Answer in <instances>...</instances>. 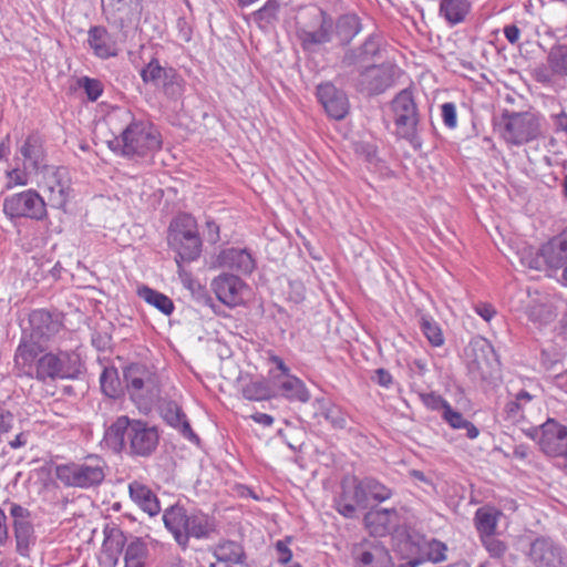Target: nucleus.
<instances>
[{
	"label": "nucleus",
	"instance_id": "1",
	"mask_svg": "<svg viewBox=\"0 0 567 567\" xmlns=\"http://www.w3.org/2000/svg\"><path fill=\"white\" fill-rule=\"evenodd\" d=\"M159 441L156 426L126 415L118 416L105 429L103 444L114 453L126 452L132 456H151Z\"/></svg>",
	"mask_w": 567,
	"mask_h": 567
},
{
	"label": "nucleus",
	"instance_id": "2",
	"mask_svg": "<svg viewBox=\"0 0 567 567\" xmlns=\"http://www.w3.org/2000/svg\"><path fill=\"white\" fill-rule=\"evenodd\" d=\"M120 116L127 123L120 135L109 142L113 152L128 158H145L162 148V135L152 122L135 118L130 111H122Z\"/></svg>",
	"mask_w": 567,
	"mask_h": 567
},
{
	"label": "nucleus",
	"instance_id": "3",
	"mask_svg": "<svg viewBox=\"0 0 567 567\" xmlns=\"http://www.w3.org/2000/svg\"><path fill=\"white\" fill-rule=\"evenodd\" d=\"M163 522L183 548L187 547L190 537L207 538L216 527L213 517L197 509L188 512L178 503L164 511Z\"/></svg>",
	"mask_w": 567,
	"mask_h": 567
},
{
	"label": "nucleus",
	"instance_id": "4",
	"mask_svg": "<svg viewBox=\"0 0 567 567\" xmlns=\"http://www.w3.org/2000/svg\"><path fill=\"white\" fill-rule=\"evenodd\" d=\"M388 488L373 478L358 481L353 478L342 484V493L336 501V509L346 518H353L355 507H374L372 502L380 503L389 497Z\"/></svg>",
	"mask_w": 567,
	"mask_h": 567
},
{
	"label": "nucleus",
	"instance_id": "5",
	"mask_svg": "<svg viewBox=\"0 0 567 567\" xmlns=\"http://www.w3.org/2000/svg\"><path fill=\"white\" fill-rule=\"evenodd\" d=\"M106 462L97 455H87L81 462L59 464L55 477L65 486L90 489L100 486L106 476Z\"/></svg>",
	"mask_w": 567,
	"mask_h": 567
},
{
	"label": "nucleus",
	"instance_id": "6",
	"mask_svg": "<svg viewBox=\"0 0 567 567\" xmlns=\"http://www.w3.org/2000/svg\"><path fill=\"white\" fill-rule=\"evenodd\" d=\"M167 243L179 260L194 261L202 252V238L196 219L189 214H179L172 220L167 231Z\"/></svg>",
	"mask_w": 567,
	"mask_h": 567
},
{
	"label": "nucleus",
	"instance_id": "7",
	"mask_svg": "<svg viewBox=\"0 0 567 567\" xmlns=\"http://www.w3.org/2000/svg\"><path fill=\"white\" fill-rule=\"evenodd\" d=\"M402 516L392 508V514L398 518L395 527L392 529V550H394L402 563L392 567H416L421 564L417 557L420 550L419 535L412 530L411 525L414 523V515L408 507H401Z\"/></svg>",
	"mask_w": 567,
	"mask_h": 567
},
{
	"label": "nucleus",
	"instance_id": "8",
	"mask_svg": "<svg viewBox=\"0 0 567 567\" xmlns=\"http://www.w3.org/2000/svg\"><path fill=\"white\" fill-rule=\"evenodd\" d=\"M124 381L131 400L138 409H148L159 395V381L155 372L141 363L124 369Z\"/></svg>",
	"mask_w": 567,
	"mask_h": 567
},
{
	"label": "nucleus",
	"instance_id": "9",
	"mask_svg": "<svg viewBox=\"0 0 567 567\" xmlns=\"http://www.w3.org/2000/svg\"><path fill=\"white\" fill-rule=\"evenodd\" d=\"M81 371V359L75 351L59 350L38 358L34 378L41 382H45L48 379H75Z\"/></svg>",
	"mask_w": 567,
	"mask_h": 567
},
{
	"label": "nucleus",
	"instance_id": "10",
	"mask_svg": "<svg viewBox=\"0 0 567 567\" xmlns=\"http://www.w3.org/2000/svg\"><path fill=\"white\" fill-rule=\"evenodd\" d=\"M3 213L10 219L29 218L42 220L47 217V203L34 189H27L3 199Z\"/></svg>",
	"mask_w": 567,
	"mask_h": 567
},
{
	"label": "nucleus",
	"instance_id": "11",
	"mask_svg": "<svg viewBox=\"0 0 567 567\" xmlns=\"http://www.w3.org/2000/svg\"><path fill=\"white\" fill-rule=\"evenodd\" d=\"M540 135L539 117L529 112L512 113L504 118L503 138L512 145H523Z\"/></svg>",
	"mask_w": 567,
	"mask_h": 567
},
{
	"label": "nucleus",
	"instance_id": "12",
	"mask_svg": "<svg viewBox=\"0 0 567 567\" xmlns=\"http://www.w3.org/2000/svg\"><path fill=\"white\" fill-rule=\"evenodd\" d=\"M39 174L42 175L40 185L48 193V204L63 209L71 195V178L68 168L63 166H47Z\"/></svg>",
	"mask_w": 567,
	"mask_h": 567
},
{
	"label": "nucleus",
	"instance_id": "13",
	"mask_svg": "<svg viewBox=\"0 0 567 567\" xmlns=\"http://www.w3.org/2000/svg\"><path fill=\"white\" fill-rule=\"evenodd\" d=\"M6 504L10 505L9 514L12 517L16 550L20 556L29 557L37 540L31 512L16 503L6 502Z\"/></svg>",
	"mask_w": 567,
	"mask_h": 567
},
{
	"label": "nucleus",
	"instance_id": "14",
	"mask_svg": "<svg viewBox=\"0 0 567 567\" xmlns=\"http://www.w3.org/2000/svg\"><path fill=\"white\" fill-rule=\"evenodd\" d=\"M527 557L533 567H567L564 548L549 537L535 538L529 545Z\"/></svg>",
	"mask_w": 567,
	"mask_h": 567
},
{
	"label": "nucleus",
	"instance_id": "15",
	"mask_svg": "<svg viewBox=\"0 0 567 567\" xmlns=\"http://www.w3.org/2000/svg\"><path fill=\"white\" fill-rule=\"evenodd\" d=\"M140 75L144 83L162 86L165 94L176 96L182 92V79L172 66H163L156 58L141 70Z\"/></svg>",
	"mask_w": 567,
	"mask_h": 567
},
{
	"label": "nucleus",
	"instance_id": "16",
	"mask_svg": "<svg viewBox=\"0 0 567 567\" xmlns=\"http://www.w3.org/2000/svg\"><path fill=\"white\" fill-rule=\"evenodd\" d=\"M16 159L22 161V166L35 174L49 166L43 137L38 133L29 134L20 142Z\"/></svg>",
	"mask_w": 567,
	"mask_h": 567
},
{
	"label": "nucleus",
	"instance_id": "17",
	"mask_svg": "<svg viewBox=\"0 0 567 567\" xmlns=\"http://www.w3.org/2000/svg\"><path fill=\"white\" fill-rule=\"evenodd\" d=\"M538 444L540 450L548 456L567 457V427L549 420L542 425Z\"/></svg>",
	"mask_w": 567,
	"mask_h": 567
},
{
	"label": "nucleus",
	"instance_id": "18",
	"mask_svg": "<svg viewBox=\"0 0 567 567\" xmlns=\"http://www.w3.org/2000/svg\"><path fill=\"white\" fill-rule=\"evenodd\" d=\"M543 265L553 269L566 267L567 265V237L564 235L554 237L542 246L539 255L530 261L529 267L542 269Z\"/></svg>",
	"mask_w": 567,
	"mask_h": 567
},
{
	"label": "nucleus",
	"instance_id": "19",
	"mask_svg": "<svg viewBox=\"0 0 567 567\" xmlns=\"http://www.w3.org/2000/svg\"><path fill=\"white\" fill-rule=\"evenodd\" d=\"M317 96L327 114L334 120H342L349 112V101L346 93L332 83H322L317 87Z\"/></svg>",
	"mask_w": 567,
	"mask_h": 567
},
{
	"label": "nucleus",
	"instance_id": "20",
	"mask_svg": "<svg viewBox=\"0 0 567 567\" xmlns=\"http://www.w3.org/2000/svg\"><path fill=\"white\" fill-rule=\"evenodd\" d=\"M212 287L218 300L228 307L244 302L243 292L246 286L238 276L220 275L213 280Z\"/></svg>",
	"mask_w": 567,
	"mask_h": 567
},
{
	"label": "nucleus",
	"instance_id": "21",
	"mask_svg": "<svg viewBox=\"0 0 567 567\" xmlns=\"http://www.w3.org/2000/svg\"><path fill=\"white\" fill-rule=\"evenodd\" d=\"M390 80V69L384 64H371L365 66L358 79V86L369 95L380 94L385 91Z\"/></svg>",
	"mask_w": 567,
	"mask_h": 567
},
{
	"label": "nucleus",
	"instance_id": "22",
	"mask_svg": "<svg viewBox=\"0 0 567 567\" xmlns=\"http://www.w3.org/2000/svg\"><path fill=\"white\" fill-rule=\"evenodd\" d=\"M101 2L107 18L121 25L132 22L141 11L138 0H101Z\"/></svg>",
	"mask_w": 567,
	"mask_h": 567
},
{
	"label": "nucleus",
	"instance_id": "23",
	"mask_svg": "<svg viewBox=\"0 0 567 567\" xmlns=\"http://www.w3.org/2000/svg\"><path fill=\"white\" fill-rule=\"evenodd\" d=\"M313 20L319 24L318 30H306L299 31V38L305 48L316 44L327 43L331 40L333 20L324 11L317 10L313 14Z\"/></svg>",
	"mask_w": 567,
	"mask_h": 567
},
{
	"label": "nucleus",
	"instance_id": "24",
	"mask_svg": "<svg viewBox=\"0 0 567 567\" xmlns=\"http://www.w3.org/2000/svg\"><path fill=\"white\" fill-rule=\"evenodd\" d=\"M217 262L220 267L236 270L240 274H250L255 269V260L247 249L227 248L219 252Z\"/></svg>",
	"mask_w": 567,
	"mask_h": 567
},
{
	"label": "nucleus",
	"instance_id": "25",
	"mask_svg": "<svg viewBox=\"0 0 567 567\" xmlns=\"http://www.w3.org/2000/svg\"><path fill=\"white\" fill-rule=\"evenodd\" d=\"M127 538L120 528L105 530V538L102 546V559L109 567H115L124 550Z\"/></svg>",
	"mask_w": 567,
	"mask_h": 567
},
{
	"label": "nucleus",
	"instance_id": "26",
	"mask_svg": "<svg viewBox=\"0 0 567 567\" xmlns=\"http://www.w3.org/2000/svg\"><path fill=\"white\" fill-rule=\"evenodd\" d=\"M132 501L150 516H156L161 512V504L156 494L141 482L133 481L128 485Z\"/></svg>",
	"mask_w": 567,
	"mask_h": 567
},
{
	"label": "nucleus",
	"instance_id": "27",
	"mask_svg": "<svg viewBox=\"0 0 567 567\" xmlns=\"http://www.w3.org/2000/svg\"><path fill=\"white\" fill-rule=\"evenodd\" d=\"M395 136L406 141L414 150L422 146L419 133L420 115H393Z\"/></svg>",
	"mask_w": 567,
	"mask_h": 567
},
{
	"label": "nucleus",
	"instance_id": "28",
	"mask_svg": "<svg viewBox=\"0 0 567 567\" xmlns=\"http://www.w3.org/2000/svg\"><path fill=\"white\" fill-rule=\"evenodd\" d=\"M40 349L35 342L22 340L18 346L14 354V363L19 371L30 378H34L35 365Z\"/></svg>",
	"mask_w": 567,
	"mask_h": 567
},
{
	"label": "nucleus",
	"instance_id": "29",
	"mask_svg": "<svg viewBox=\"0 0 567 567\" xmlns=\"http://www.w3.org/2000/svg\"><path fill=\"white\" fill-rule=\"evenodd\" d=\"M87 42L99 58L107 59L116 55L115 43L103 27L91 28Z\"/></svg>",
	"mask_w": 567,
	"mask_h": 567
},
{
	"label": "nucleus",
	"instance_id": "30",
	"mask_svg": "<svg viewBox=\"0 0 567 567\" xmlns=\"http://www.w3.org/2000/svg\"><path fill=\"white\" fill-rule=\"evenodd\" d=\"M275 383L278 385L281 394L290 401L306 403L310 400V393L306 384L295 375H288L284 379L275 377Z\"/></svg>",
	"mask_w": 567,
	"mask_h": 567
},
{
	"label": "nucleus",
	"instance_id": "31",
	"mask_svg": "<svg viewBox=\"0 0 567 567\" xmlns=\"http://www.w3.org/2000/svg\"><path fill=\"white\" fill-rule=\"evenodd\" d=\"M471 11L470 0H441L440 16L450 25L462 23Z\"/></svg>",
	"mask_w": 567,
	"mask_h": 567
},
{
	"label": "nucleus",
	"instance_id": "32",
	"mask_svg": "<svg viewBox=\"0 0 567 567\" xmlns=\"http://www.w3.org/2000/svg\"><path fill=\"white\" fill-rule=\"evenodd\" d=\"M163 413L166 422L169 425L178 429L184 437L188 439L192 442L199 441V437L192 430L190 424L187 421V417L185 413L182 411L181 406H178L174 402H169L165 406Z\"/></svg>",
	"mask_w": 567,
	"mask_h": 567
},
{
	"label": "nucleus",
	"instance_id": "33",
	"mask_svg": "<svg viewBox=\"0 0 567 567\" xmlns=\"http://www.w3.org/2000/svg\"><path fill=\"white\" fill-rule=\"evenodd\" d=\"M365 527L375 537L386 536L390 532V511L388 508L371 507L364 516Z\"/></svg>",
	"mask_w": 567,
	"mask_h": 567
},
{
	"label": "nucleus",
	"instance_id": "34",
	"mask_svg": "<svg viewBox=\"0 0 567 567\" xmlns=\"http://www.w3.org/2000/svg\"><path fill=\"white\" fill-rule=\"evenodd\" d=\"M30 324L32 334L42 339H49L58 331V323L52 319L51 315L43 310H34L30 315Z\"/></svg>",
	"mask_w": 567,
	"mask_h": 567
},
{
	"label": "nucleus",
	"instance_id": "35",
	"mask_svg": "<svg viewBox=\"0 0 567 567\" xmlns=\"http://www.w3.org/2000/svg\"><path fill=\"white\" fill-rule=\"evenodd\" d=\"M383 41L380 35H371L363 45L358 50L357 53L347 54L346 59L350 63H358L364 65L370 60H374L382 50Z\"/></svg>",
	"mask_w": 567,
	"mask_h": 567
},
{
	"label": "nucleus",
	"instance_id": "36",
	"mask_svg": "<svg viewBox=\"0 0 567 567\" xmlns=\"http://www.w3.org/2000/svg\"><path fill=\"white\" fill-rule=\"evenodd\" d=\"M501 513L494 508L481 507L475 513V526L480 538L495 534Z\"/></svg>",
	"mask_w": 567,
	"mask_h": 567
},
{
	"label": "nucleus",
	"instance_id": "37",
	"mask_svg": "<svg viewBox=\"0 0 567 567\" xmlns=\"http://www.w3.org/2000/svg\"><path fill=\"white\" fill-rule=\"evenodd\" d=\"M442 419L455 430H466V436L471 440L476 439L480 434L478 429L458 411L452 409L451 404L442 413Z\"/></svg>",
	"mask_w": 567,
	"mask_h": 567
},
{
	"label": "nucleus",
	"instance_id": "38",
	"mask_svg": "<svg viewBox=\"0 0 567 567\" xmlns=\"http://www.w3.org/2000/svg\"><path fill=\"white\" fill-rule=\"evenodd\" d=\"M146 554V544L138 537H132L124 551V567H144Z\"/></svg>",
	"mask_w": 567,
	"mask_h": 567
},
{
	"label": "nucleus",
	"instance_id": "39",
	"mask_svg": "<svg viewBox=\"0 0 567 567\" xmlns=\"http://www.w3.org/2000/svg\"><path fill=\"white\" fill-rule=\"evenodd\" d=\"M138 296L147 303L154 306L164 315H171L174 311V303L166 295L154 290L147 286L138 288Z\"/></svg>",
	"mask_w": 567,
	"mask_h": 567
},
{
	"label": "nucleus",
	"instance_id": "40",
	"mask_svg": "<svg viewBox=\"0 0 567 567\" xmlns=\"http://www.w3.org/2000/svg\"><path fill=\"white\" fill-rule=\"evenodd\" d=\"M420 115L416 103L409 89H403L392 100V115Z\"/></svg>",
	"mask_w": 567,
	"mask_h": 567
},
{
	"label": "nucleus",
	"instance_id": "41",
	"mask_svg": "<svg viewBox=\"0 0 567 567\" xmlns=\"http://www.w3.org/2000/svg\"><path fill=\"white\" fill-rule=\"evenodd\" d=\"M341 41H351L360 31V21L355 14L341 16L336 24Z\"/></svg>",
	"mask_w": 567,
	"mask_h": 567
},
{
	"label": "nucleus",
	"instance_id": "42",
	"mask_svg": "<svg viewBox=\"0 0 567 567\" xmlns=\"http://www.w3.org/2000/svg\"><path fill=\"white\" fill-rule=\"evenodd\" d=\"M101 389L109 398H117L121 392V381L115 368H104L100 377Z\"/></svg>",
	"mask_w": 567,
	"mask_h": 567
},
{
	"label": "nucleus",
	"instance_id": "43",
	"mask_svg": "<svg viewBox=\"0 0 567 567\" xmlns=\"http://www.w3.org/2000/svg\"><path fill=\"white\" fill-rule=\"evenodd\" d=\"M547 62L553 73L567 76V45L553 47L548 53Z\"/></svg>",
	"mask_w": 567,
	"mask_h": 567
},
{
	"label": "nucleus",
	"instance_id": "44",
	"mask_svg": "<svg viewBox=\"0 0 567 567\" xmlns=\"http://www.w3.org/2000/svg\"><path fill=\"white\" fill-rule=\"evenodd\" d=\"M420 326L423 334L433 347H441L444 343V336L440 324L429 316H422Z\"/></svg>",
	"mask_w": 567,
	"mask_h": 567
},
{
	"label": "nucleus",
	"instance_id": "45",
	"mask_svg": "<svg viewBox=\"0 0 567 567\" xmlns=\"http://www.w3.org/2000/svg\"><path fill=\"white\" fill-rule=\"evenodd\" d=\"M216 563H233L243 559L241 547L235 542H226L219 545L215 550Z\"/></svg>",
	"mask_w": 567,
	"mask_h": 567
},
{
	"label": "nucleus",
	"instance_id": "46",
	"mask_svg": "<svg viewBox=\"0 0 567 567\" xmlns=\"http://www.w3.org/2000/svg\"><path fill=\"white\" fill-rule=\"evenodd\" d=\"M243 395L250 401H262L270 398V389L264 381H250L243 388Z\"/></svg>",
	"mask_w": 567,
	"mask_h": 567
},
{
	"label": "nucleus",
	"instance_id": "47",
	"mask_svg": "<svg viewBox=\"0 0 567 567\" xmlns=\"http://www.w3.org/2000/svg\"><path fill=\"white\" fill-rule=\"evenodd\" d=\"M527 316L530 321L539 326L549 323L555 318L550 307L543 303H533L528 306Z\"/></svg>",
	"mask_w": 567,
	"mask_h": 567
},
{
	"label": "nucleus",
	"instance_id": "48",
	"mask_svg": "<svg viewBox=\"0 0 567 567\" xmlns=\"http://www.w3.org/2000/svg\"><path fill=\"white\" fill-rule=\"evenodd\" d=\"M481 542H482L484 548L489 554V556L494 559H502L508 549V546L506 545V543L496 538L495 534L489 535V536L484 535V537L481 538Z\"/></svg>",
	"mask_w": 567,
	"mask_h": 567
},
{
	"label": "nucleus",
	"instance_id": "49",
	"mask_svg": "<svg viewBox=\"0 0 567 567\" xmlns=\"http://www.w3.org/2000/svg\"><path fill=\"white\" fill-rule=\"evenodd\" d=\"M321 415L336 429H344L347 417L344 412L334 404H327L322 408Z\"/></svg>",
	"mask_w": 567,
	"mask_h": 567
},
{
	"label": "nucleus",
	"instance_id": "50",
	"mask_svg": "<svg viewBox=\"0 0 567 567\" xmlns=\"http://www.w3.org/2000/svg\"><path fill=\"white\" fill-rule=\"evenodd\" d=\"M447 546L437 539H432L426 544L425 555L432 563H441L447 558Z\"/></svg>",
	"mask_w": 567,
	"mask_h": 567
},
{
	"label": "nucleus",
	"instance_id": "51",
	"mask_svg": "<svg viewBox=\"0 0 567 567\" xmlns=\"http://www.w3.org/2000/svg\"><path fill=\"white\" fill-rule=\"evenodd\" d=\"M30 169H25L24 166H22V168L20 167H16V168H12L10 171H7L6 175H7V178H8V183L6 185V188L10 189V188H13L16 186H25L28 185V182H29V178H28V175H29Z\"/></svg>",
	"mask_w": 567,
	"mask_h": 567
},
{
	"label": "nucleus",
	"instance_id": "52",
	"mask_svg": "<svg viewBox=\"0 0 567 567\" xmlns=\"http://www.w3.org/2000/svg\"><path fill=\"white\" fill-rule=\"evenodd\" d=\"M79 83L84 89L90 101H96L102 95L103 85L101 81L84 76Z\"/></svg>",
	"mask_w": 567,
	"mask_h": 567
},
{
	"label": "nucleus",
	"instance_id": "53",
	"mask_svg": "<svg viewBox=\"0 0 567 567\" xmlns=\"http://www.w3.org/2000/svg\"><path fill=\"white\" fill-rule=\"evenodd\" d=\"M421 400L424 405L433 411H441L443 413L449 406V402L444 400L440 394L434 392L423 393L421 394Z\"/></svg>",
	"mask_w": 567,
	"mask_h": 567
},
{
	"label": "nucleus",
	"instance_id": "54",
	"mask_svg": "<svg viewBox=\"0 0 567 567\" xmlns=\"http://www.w3.org/2000/svg\"><path fill=\"white\" fill-rule=\"evenodd\" d=\"M443 123L449 128L457 126L456 106L454 103L447 102L441 106Z\"/></svg>",
	"mask_w": 567,
	"mask_h": 567
},
{
	"label": "nucleus",
	"instance_id": "55",
	"mask_svg": "<svg viewBox=\"0 0 567 567\" xmlns=\"http://www.w3.org/2000/svg\"><path fill=\"white\" fill-rule=\"evenodd\" d=\"M289 540L290 538H286L285 540H278L275 545L277 560L280 564H288L292 558V553L287 545Z\"/></svg>",
	"mask_w": 567,
	"mask_h": 567
},
{
	"label": "nucleus",
	"instance_id": "56",
	"mask_svg": "<svg viewBox=\"0 0 567 567\" xmlns=\"http://www.w3.org/2000/svg\"><path fill=\"white\" fill-rule=\"evenodd\" d=\"M14 423V415L2 404H0V434L8 433Z\"/></svg>",
	"mask_w": 567,
	"mask_h": 567
},
{
	"label": "nucleus",
	"instance_id": "57",
	"mask_svg": "<svg viewBox=\"0 0 567 567\" xmlns=\"http://www.w3.org/2000/svg\"><path fill=\"white\" fill-rule=\"evenodd\" d=\"M553 71L550 70L549 65H538L533 71L534 79L542 84H548L553 81Z\"/></svg>",
	"mask_w": 567,
	"mask_h": 567
},
{
	"label": "nucleus",
	"instance_id": "58",
	"mask_svg": "<svg viewBox=\"0 0 567 567\" xmlns=\"http://www.w3.org/2000/svg\"><path fill=\"white\" fill-rule=\"evenodd\" d=\"M204 235L208 243L216 244L220 239L219 226L213 219H207Z\"/></svg>",
	"mask_w": 567,
	"mask_h": 567
},
{
	"label": "nucleus",
	"instance_id": "59",
	"mask_svg": "<svg viewBox=\"0 0 567 567\" xmlns=\"http://www.w3.org/2000/svg\"><path fill=\"white\" fill-rule=\"evenodd\" d=\"M269 361L272 364H275L276 369L279 371V374H272L274 379H275V377H280V379H284V378L290 375V369L286 365V363L284 362V360L281 358H279L278 355H271L269 358ZM270 372L274 373L272 370Z\"/></svg>",
	"mask_w": 567,
	"mask_h": 567
},
{
	"label": "nucleus",
	"instance_id": "60",
	"mask_svg": "<svg viewBox=\"0 0 567 567\" xmlns=\"http://www.w3.org/2000/svg\"><path fill=\"white\" fill-rule=\"evenodd\" d=\"M475 311L485 321H489L495 316V313H496V310L489 303H478L475 307Z\"/></svg>",
	"mask_w": 567,
	"mask_h": 567
},
{
	"label": "nucleus",
	"instance_id": "61",
	"mask_svg": "<svg viewBox=\"0 0 567 567\" xmlns=\"http://www.w3.org/2000/svg\"><path fill=\"white\" fill-rule=\"evenodd\" d=\"M371 380L382 386H388L390 383V373L385 369H377L373 371Z\"/></svg>",
	"mask_w": 567,
	"mask_h": 567
},
{
	"label": "nucleus",
	"instance_id": "62",
	"mask_svg": "<svg viewBox=\"0 0 567 567\" xmlns=\"http://www.w3.org/2000/svg\"><path fill=\"white\" fill-rule=\"evenodd\" d=\"M504 35L511 44L518 42L520 30L515 24H508L504 28Z\"/></svg>",
	"mask_w": 567,
	"mask_h": 567
},
{
	"label": "nucleus",
	"instance_id": "63",
	"mask_svg": "<svg viewBox=\"0 0 567 567\" xmlns=\"http://www.w3.org/2000/svg\"><path fill=\"white\" fill-rule=\"evenodd\" d=\"M522 408H523V404L515 399V400L506 403L505 412L508 417L516 419L519 415Z\"/></svg>",
	"mask_w": 567,
	"mask_h": 567
},
{
	"label": "nucleus",
	"instance_id": "64",
	"mask_svg": "<svg viewBox=\"0 0 567 567\" xmlns=\"http://www.w3.org/2000/svg\"><path fill=\"white\" fill-rule=\"evenodd\" d=\"M554 125L557 132H566L567 133V113L561 111L560 113L554 115Z\"/></svg>",
	"mask_w": 567,
	"mask_h": 567
}]
</instances>
